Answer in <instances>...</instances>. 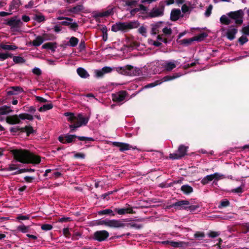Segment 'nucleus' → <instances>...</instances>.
<instances>
[{
  "label": "nucleus",
  "instance_id": "1",
  "mask_svg": "<svg viewBox=\"0 0 249 249\" xmlns=\"http://www.w3.org/2000/svg\"><path fill=\"white\" fill-rule=\"evenodd\" d=\"M13 158L22 163L37 164L40 162L41 157L25 149H14L10 151Z\"/></svg>",
  "mask_w": 249,
  "mask_h": 249
},
{
  "label": "nucleus",
  "instance_id": "2",
  "mask_svg": "<svg viewBox=\"0 0 249 249\" xmlns=\"http://www.w3.org/2000/svg\"><path fill=\"white\" fill-rule=\"evenodd\" d=\"M65 115L68 117V120L71 123L69 125L71 133L74 132L76 128L83 125H86L89 120V117H84L82 114H78L77 116H75L72 113L66 112L65 113Z\"/></svg>",
  "mask_w": 249,
  "mask_h": 249
},
{
  "label": "nucleus",
  "instance_id": "3",
  "mask_svg": "<svg viewBox=\"0 0 249 249\" xmlns=\"http://www.w3.org/2000/svg\"><path fill=\"white\" fill-rule=\"evenodd\" d=\"M139 25L140 23L138 21H130L129 23L119 22L112 25L111 30L114 32L119 31L126 32L128 30L136 28Z\"/></svg>",
  "mask_w": 249,
  "mask_h": 249
},
{
  "label": "nucleus",
  "instance_id": "4",
  "mask_svg": "<svg viewBox=\"0 0 249 249\" xmlns=\"http://www.w3.org/2000/svg\"><path fill=\"white\" fill-rule=\"evenodd\" d=\"M96 224L97 225H105L112 228H119L120 227L124 226V225L121 224V221L120 220L115 219H100L96 221Z\"/></svg>",
  "mask_w": 249,
  "mask_h": 249
},
{
  "label": "nucleus",
  "instance_id": "5",
  "mask_svg": "<svg viewBox=\"0 0 249 249\" xmlns=\"http://www.w3.org/2000/svg\"><path fill=\"white\" fill-rule=\"evenodd\" d=\"M180 75H181L178 73H174L173 75H166L160 80H156L154 82L147 84L143 88V89H148L154 87L161 84L163 82H167L177 78L180 77Z\"/></svg>",
  "mask_w": 249,
  "mask_h": 249
},
{
  "label": "nucleus",
  "instance_id": "6",
  "mask_svg": "<svg viewBox=\"0 0 249 249\" xmlns=\"http://www.w3.org/2000/svg\"><path fill=\"white\" fill-rule=\"evenodd\" d=\"M5 24L10 27L11 31L18 32L23 23L20 19L18 18L17 16H14L8 19Z\"/></svg>",
  "mask_w": 249,
  "mask_h": 249
},
{
  "label": "nucleus",
  "instance_id": "7",
  "mask_svg": "<svg viewBox=\"0 0 249 249\" xmlns=\"http://www.w3.org/2000/svg\"><path fill=\"white\" fill-rule=\"evenodd\" d=\"M164 2L163 1H161L159 3L158 8H153L148 14L147 17L153 18L162 16L164 15Z\"/></svg>",
  "mask_w": 249,
  "mask_h": 249
},
{
  "label": "nucleus",
  "instance_id": "8",
  "mask_svg": "<svg viewBox=\"0 0 249 249\" xmlns=\"http://www.w3.org/2000/svg\"><path fill=\"white\" fill-rule=\"evenodd\" d=\"M227 15L231 19L235 20V23L237 25H241L243 22L244 16V11L240 9L234 12H231L227 14Z\"/></svg>",
  "mask_w": 249,
  "mask_h": 249
},
{
  "label": "nucleus",
  "instance_id": "9",
  "mask_svg": "<svg viewBox=\"0 0 249 249\" xmlns=\"http://www.w3.org/2000/svg\"><path fill=\"white\" fill-rule=\"evenodd\" d=\"M188 146H186L183 144L179 146L178 149V153H171L169 155V158L172 160L180 159L187 154Z\"/></svg>",
  "mask_w": 249,
  "mask_h": 249
},
{
  "label": "nucleus",
  "instance_id": "10",
  "mask_svg": "<svg viewBox=\"0 0 249 249\" xmlns=\"http://www.w3.org/2000/svg\"><path fill=\"white\" fill-rule=\"evenodd\" d=\"M75 138L78 139L81 141H85V142H93L94 139L92 137H88L85 136H78L75 135H66V143H69L73 142Z\"/></svg>",
  "mask_w": 249,
  "mask_h": 249
},
{
  "label": "nucleus",
  "instance_id": "11",
  "mask_svg": "<svg viewBox=\"0 0 249 249\" xmlns=\"http://www.w3.org/2000/svg\"><path fill=\"white\" fill-rule=\"evenodd\" d=\"M114 211L119 215L134 214L136 213L133 210V208L128 204H126L125 206L123 208H115Z\"/></svg>",
  "mask_w": 249,
  "mask_h": 249
},
{
  "label": "nucleus",
  "instance_id": "12",
  "mask_svg": "<svg viewBox=\"0 0 249 249\" xmlns=\"http://www.w3.org/2000/svg\"><path fill=\"white\" fill-rule=\"evenodd\" d=\"M109 236L108 232L106 230L97 231L94 233L93 238L101 242L106 241Z\"/></svg>",
  "mask_w": 249,
  "mask_h": 249
},
{
  "label": "nucleus",
  "instance_id": "13",
  "mask_svg": "<svg viewBox=\"0 0 249 249\" xmlns=\"http://www.w3.org/2000/svg\"><path fill=\"white\" fill-rule=\"evenodd\" d=\"M128 95V93L125 90H121L116 93L112 94V98L113 102L120 103L124 101L125 97Z\"/></svg>",
  "mask_w": 249,
  "mask_h": 249
},
{
  "label": "nucleus",
  "instance_id": "14",
  "mask_svg": "<svg viewBox=\"0 0 249 249\" xmlns=\"http://www.w3.org/2000/svg\"><path fill=\"white\" fill-rule=\"evenodd\" d=\"M114 7H111L108 6L105 11L102 12H98L94 14L93 17L97 19L99 18L107 17L114 14L113 9Z\"/></svg>",
  "mask_w": 249,
  "mask_h": 249
},
{
  "label": "nucleus",
  "instance_id": "15",
  "mask_svg": "<svg viewBox=\"0 0 249 249\" xmlns=\"http://www.w3.org/2000/svg\"><path fill=\"white\" fill-rule=\"evenodd\" d=\"M133 68V66L130 65H127L124 67L116 68V71L120 74L126 75H131L132 74L131 71Z\"/></svg>",
  "mask_w": 249,
  "mask_h": 249
},
{
  "label": "nucleus",
  "instance_id": "16",
  "mask_svg": "<svg viewBox=\"0 0 249 249\" xmlns=\"http://www.w3.org/2000/svg\"><path fill=\"white\" fill-rule=\"evenodd\" d=\"M237 32L238 30L234 25L231 26L226 33V37L229 40H232L235 38Z\"/></svg>",
  "mask_w": 249,
  "mask_h": 249
},
{
  "label": "nucleus",
  "instance_id": "17",
  "mask_svg": "<svg viewBox=\"0 0 249 249\" xmlns=\"http://www.w3.org/2000/svg\"><path fill=\"white\" fill-rule=\"evenodd\" d=\"M112 71V69L108 66L103 67L101 70H97L95 71L96 77L97 78L103 77L104 74L108 73Z\"/></svg>",
  "mask_w": 249,
  "mask_h": 249
},
{
  "label": "nucleus",
  "instance_id": "18",
  "mask_svg": "<svg viewBox=\"0 0 249 249\" xmlns=\"http://www.w3.org/2000/svg\"><path fill=\"white\" fill-rule=\"evenodd\" d=\"M112 144L114 146L119 147V150L121 152L128 150L132 148L134 149H135L130 144L124 142H114L112 143Z\"/></svg>",
  "mask_w": 249,
  "mask_h": 249
},
{
  "label": "nucleus",
  "instance_id": "19",
  "mask_svg": "<svg viewBox=\"0 0 249 249\" xmlns=\"http://www.w3.org/2000/svg\"><path fill=\"white\" fill-rule=\"evenodd\" d=\"M22 88L19 86H13L9 88V90L7 91V95H17L19 93L24 92Z\"/></svg>",
  "mask_w": 249,
  "mask_h": 249
},
{
  "label": "nucleus",
  "instance_id": "20",
  "mask_svg": "<svg viewBox=\"0 0 249 249\" xmlns=\"http://www.w3.org/2000/svg\"><path fill=\"white\" fill-rule=\"evenodd\" d=\"M6 122L10 124H19L21 123L19 115H14L7 117Z\"/></svg>",
  "mask_w": 249,
  "mask_h": 249
},
{
  "label": "nucleus",
  "instance_id": "21",
  "mask_svg": "<svg viewBox=\"0 0 249 249\" xmlns=\"http://www.w3.org/2000/svg\"><path fill=\"white\" fill-rule=\"evenodd\" d=\"M189 205L190 202L189 201L186 200H181L173 203L172 205V207L175 208H179V209H182L184 210V207H187Z\"/></svg>",
  "mask_w": 249,
  "mask_h": 249
},
{
  "label": "nucleus",
  "instance_id": "22",
  "mask_svg": "<svg viewBox=\"0 0 249 249\" xmlns=\"http://www.w3.org/2000/svg\"><path fill=\"white\" fill-rule=\"evenodd\" d=\"M181 16V11L179 9H173L170 14V20L175 21L179 19Z\"/></svg>",
  "mask_w": 249,
  "mask_h": 249
},
{
  "label": "nucleus",
  "instance_id": "23",
  "mask_svg": "<svg viewBox=\"0 0 249 249\" xmlns=\"http://www.w3.org/2000/svg\"><path fill=\"white\" fill-rule=\"evenodd\" d=\"M41 48L45 49H49L52 51L53 52L55 51V49L57 48L56 42H48L44 44Z\"/></svg>",
  "mask_w": 249,
  "mask_h": 249
},
{
  "label": "nucleus",
  "instance_id": "24",
  "mask_svg": "<svg viewBox=\"0 0 249 249\" xmlns=\"http://www.w3.org/2000/svg\"><path fill=\"white\" fill-rule=\"evenodd\" d=\"M35 132V130L31 125H26L23 127H21V132H26L27 137H29L31 134L34 133Z\"/></svg>",
  "mask_w": 249,
  "mask_h": 249
},
{
  "label": "nucleus",
  "instance_id": "25",
  "mask_svg": "<svg viewBox=\"0 0 249 249\" xmlns=\"http://www.w3.org/2000/svg\"><path fill=\"white\" fill-rule=\"evenodd\" d=\"M44 41V39L42 36H36L35 39H34L32 42H30V44H31L32 46L34 47H38L41 45Z\"/></svg>",
  "mask_w": 249,
  "mask_h": 249
},
{
  "label": "nucleus",
  "instance_id": "26",
  "mask_svg": "<svg viewBox=\"0 0 249 249\" xmlns=\"http://www.w3.org/2000/svg\"><path fill=\"white\" fill-rule=\"evenodd\" d=\"M162 23V21H160L151 25V34L152 35H156L159 33V28H160Z\"/></svg>",
  "mask_w": 249,
  "mask_h": 249
},
{
  "label": "nucleus",
  "instance_id": "27",
  "mask_svg": "<svg viewBox=\"0 0 249 249\" xmlns=\"http://www.w3.org/2000/svg\"><path fill=\"white\" fill-rule=\"evenodd\" d=\"M77 73L82 78H87L89 76L87 71L83 68L80 67L77 69Z\"/></svg>",
  "mask_w": 249,
  "mask_h": 249
},
{
  "label": "nucleus",
  "instance_id": "28",
  "mask_svg": "<svg viewBox=\"0 0 249 249\" xmlns=\"http://www.w3.org/2000/svg\"><path fill=\"white\" fill-rule=\"evenodd\" d=\"M84 9V7L82 4L77 5L68 10V11L74 14H78Z\"/></svg>",
  "mask_w": 249,
  "mask_h": 249
},
{
  "label": "nucleus",
  "instance_id": "29",
  "mask_svg": "<svg viewBox=\"0 0 249 249\" xmlns=\"http://www.w3.org/2000/svg\"><path fill=\"white\" fill-rule=\"evenodd\" d=\"M194 41L193 37L190 38H185L182 40L177 39V42L181 45L188 46Z\"/></svg>",
  "mask_w": 249,
  "mask_h": 249
},
{
  "label": "nucleus",
  "instance_id": "30",
  "mask_svg": "<svg viewBox=\"0 0 249 249\" xmlns=\"http://www.w3.org/2000/svg\"><path fill=\"white\" fill-rule=\"evenodd\" d=\"M121 224L124 225V226L123 227H120V228H124L125 227H130L132 228H135L136 229H141L143 227L142 225V224H138L136 223H124L121 221Z\"/></svg>",
  "mask_w": 249,
  "mask_h": 249
},
{
  "label": "nucleus",
  "instance_id": "31",
  "mask_svg": "<svg viewBox=\"0 0 249 249\" xmlns=\"http://www.w3.org/2000/svg\"><path fill=\"white\" fill-rule=\"evenodd\" d=\"M180 190L185 195H189L193 192V188L188 184L182 185Z\"/></svg>",
  "mask_w": 249,
  "mask_h": 249
},
{
  "label": "nucleus",
  "instance_id": "32",
  "mask_svg": "<svg viewBox=\"0 0 249 249\" xmlns=\"http://www.w3.org/2000/svg\"><path fill=\"white\" fill-rule=\"evenodd\" d=\"M114 213V210H112L110 209H105L98 212L99 215H109L112 216H115V214Z\"/></svg>",
  "mask_w": 249,
  "mask_h": 249
},
{
  "label": "nucleus",
  "instance_id": "33",
  "mask_svg": "<svg viewBox=\"0 0 249 249\" xmlns=\"http://www.w3.org/2000/svg\"><path fill=\"white\" fill-rule=\"evenodd\" d=\"M208 36L207 33L205 32L202 33L197 36H196L193 37L194 41L200 42L203 40L205 38Z\"/></svg>",
  "mask_w": 249,
  "mask_h": 249
},
{
  "label": "nucleus",
  "instance_id": "34",
  "mask_svg": "<svg viewBox=\"0 0 249 249\" xmlns=\"http://www.w3.org/2000/svg\"><path fill=\"white\" fill-rule=\"evenodd\" d=\"M21 4L20 0H13L10 5V9L11 11L14 9L17 10Z\"/></svg>",
  "mask_w": 249,
  "mask_h": 249
},
{
  "label": "nucleus",
  "instance_id": "35",
  "mask_svg": "<svg viewBox=\"0 0 249 249\" xmlns=\"http://www.w3.org/2000/svg\"><path fill=\"white\" fill-rule=\"evenodd\" d=\"M170 246L174 247V248H182L184 247L186 245V243L182 242V241H179V242H176V241H170Z\"/></svg>",
  "mask_w": 249,
  "mask_h": 249
},
{
  "label": "nucleus",
  "instance_id": "36",
  "mask_svg": "<svg viewBox=\"0 0 249 249\" xmlns=\"http://www.w3.org/2000/svg\"><path fill=\"white\" fill-rule=\"evenodd\" d=\"M1 49L4 50H15L18 48V47L15 45H7L1 44L0 45Z\"/></svg>",
  "mask_w": 249,
  "mask_h": 249
},
{
  "label": "nucleus",
  "instance_id": "37",
  "mask_svg": "<svg viewBox=\"0 0 249 249\" xmlns=\"http://www.w3.org/2000/svg\"><path fill=\"white\" fill-rule=\"evenodd\" d=\"M53 107V105L52 103L43 105L38 108L39 112H44L50 110Z\"/></svg>",
  "mask_w": 249,
  "mask_h": 249
},
{
  "label": "nucleus",
  "instance_id": "38",
  "mask_svg": "<svg viewBox=\"0 0 249 249\" xmlns=\"http://www.w3.org/2000/svg\"><path fill=\"white\" fill-rule=\"evenodd\" d=\"M13 60L16 64H23L26 62L25 59L20 56H13Z\"/></svg>",
  "mask_w": 249,
  "mask_h": 249
},
{
  "label": "nucleus",
  "instance_id": "39",
  "mask_svg": "<svg viewBox=\"0 0 249 249\" xmlns=\"http://www.w3.org/2000/svg\"><path fill=\"white\" fill-rule=\"evenodd\" d=\"M10 107L7 106H3L0 107V114L5 115L13 111L12 110L9 109Z\"/></svg>",
  "mask_w": 249,
  "mask_h": 249
},
{
  "label": "nucleus",
  "instance_id": "40",
  "mask_svg": "<svg viewBox=\"0 0 249 249\" xmlns=\"http://www.w3.org/2000/svg\"><path fill=\"white\" fill-rule=\"evenodd\" d=\"M19 117L20 120H28L32 121L34 119V116L28 113H21L19 114Z\"/></svg>",
  "mask_w": 249,
  "mask_h": 249
},
{
  "label": "nucleus",
  "instance_id": "41",
  "mask_svg": "<svg viewBox=\"0 0 249 249\" xmlns=\"http://www.w3.org/2000/svg\"><path fill=\"white\" fill-rule=\"evenodd\" d=\"M122 1L125 2V5L130 7L136 6L138 4L139 1L136 0H122Z\"/></svg>",
  "mask_w": 249,
  "mask_h": 249
},
{
  "label": "nucleus",
  "instance_id": "42",
  "mask_svg": "<svg viewBox=\"0 0 249 249\" xmlns=\"http://www.w3.org/2000/svg\"><path fill=\"white\" fill-rule=\"evenodd\" d=\"M220 21L222 24L229 25L231 23V20L226 16L222 15L220 18Z\"/></svg>",
  "mask_w": 249,
  "mask_h": 249
},
{
  "label": "nucleus",
  "instance_id": "43",
  "mask_svg": "<svg viewBox=\"0 0 249 249\" xmlns=\"http://www.w3.org/2000/svg\"><path fill=\"white\" fill-rule=\"evenodd\" d=\"M213 179V177L212 176V174L207 175L201 181V183L203 185H206L208 184L210 181H212Z\"/></svg>",
  "mask_w": 249,
  "mask_h": 249
},
{
  "label": "nucleus",
  "instance_id": "44",
  "mask_svg": "<svg viewBox=\"0 0 249 249\" xmlns=\"http://www.w3.org/2000/svg\"><path fill=\"white\" fill-rule=\"evenodd\" d=\"M35 171L34 169L32 168H23L20 169L15 172L13 175H18L19 174H21L25 172H34Z\"/></svg>",
  "mask_w": 249,
  "mask_h": 249
},
{
  "label": "nucleus",
  "instance_id": "45",
  "mask_svg": "<svg viewBox=\"0 0 249 249\" xmlns=\"http://www.w3.org/2000/svg\"><path fill=\"white\" fill-rule=\"evenodd\" d=\"M78 42L79 40L77 38L72 36L70 38L69 43L71 47H75L78 44Z\"/></svg>",
  "mask_w": 249,
  "mask_h": 249
},
{
  "label": "nucleus",
  "instance_id": "46",
  "mask_svg": "<svg viewBox=\"0 0 249 249\" xmlns=\"http://www.w3.org/2000/svg\"><path fill=\"white\" fill-rule=\"evenodd\" d=\"M42 36L44 38L45 40H53L55 39L56 37L52 34L44 33Z\"/></svg>",
  "mask_w": 249,
  "mask_h": 249
},
{
  "label": "nucleus",
  "instance_id": "47",
  "mask_svg": "<svg viewBox=\"0 0 249 249\" xmlns=\"http://www.w3.org/2000/svg\"><path fill=\"white\" fill-rule=\"evenodd\" d=\"M199 208V205H188L187 207H184V210L193 212L196 211Z\"/></svg>",
  "mask_w": 249,
  "mask_h": 249
},
{
  "label": "nucleus",
  "instance_id": "48",
  "mask_svg": "<svg viewBox=\"0 0 249 249\" xmlns=\"http://www.w3.org/2000/svg\"><path fill=\"white\" fill-rule=\"evenodd\" d=\"M13 54L11 53H0V61H3L8 57L12 58Z\"/></svg>",
  "mask_w": 249,
  "mask_h": 249
},
{
  "label": "nucleus",
  "instance_id": "49",
  "mask_svg": "<svg viewBox=\"0 0 249 249\" xmlns=\"http://www.w3.org/2000/svg\"><path fill=\"white\" fill-rule=\"evenodd\" d=\"M245 187L244 184H242L240 186L233 189L231 190V192L233 193L236 194H239V193H242L244 192V188Z\"/></svg>",
  "mask_w": 249,
  "mask_h": 249
},
{
  "label": "nucleus",
  "instance_id": "50",
  "mask_svg": "<svg viewBox=\"0 0 249 249\" xmlns=\"http://www.w3.org/2000/svg\"><path fill=\"white\" fill-rule=\"evenodd\" d=\"M176 67V65L175 63L171 62H169L166 63L165 65V69L168 71H170L174 69Z\"/></svg>",
  "mask_w": 249,
  "mask_h": 249
},
{
  "label": "nucleus",
  "instance_id": "51",
  "mask_svg": "<svg viewBox=\"0 0 249 249\" xmlns=\"http://www.w3.org/2000/svg\"><path fill=\"white\" fill-rule=\"evenodd\" d=\"M30 226H26L25 225H21L18 227V230L20 231L23 233H26L29 231Z\"/></svg>",
  "mask_w": 249,
  "mask_h": 249
},
{
  "label": "nucleus",
  "instance_id": "52",
  "mask_svg": "<svg viewBox=\"0 0 249 249\" xmlns=\"http://www.w3.org/2000/svg\"><path fill=\"white\" fill-rule=\"evenodd\" d=\"M102 32L103 33V39L104 41H106L107 39V29L106 26L103 27L101 29Z\"/></svg>",
  "mask_w": 249,
  "mask_h": 249
},
{
  "label": "nucleus",
  "instance_id": "53",
  "mask_svg": "<svg viewBox=\"0 0 249 249\" xmlns=\"http://www.w3.org/2000/svg\"><path fill=\"white\" fill-rule=\"evenodd\" d=\"M23 108L26 111L29 112L32 114H34L36 111V108L34 106H25L23 107Z\"/></svg>",
  "mask_w": 249,
  "mask_h": 249
},
{
  "label": "nucleus",
  "instance_id": "54",
  "mask_svg": "<svg viewBox=\"0 0 249 249\" xmlns=\"http://www.w3.org/2000/svg\"><path fill=\"white\" fill-rule=\"evenodd\" d=\"M53 228L52 225L49 224H42L41 226V229L43 231H50Z\"/></svg>",
  "mask_w": 249,
  "mask_h": 249
},
{
  "label": "nucleus",
  "instance_id": "55",
  "mask_svg": "<svg viewBox=\"0 0 249 249\" xmlns=\"http://www.w3.org/2000/svg\"><path fill=\"white\" fill-rule=\"evenodd\" d=\"M21 127L17 126L16 127H11L10 128V131L13 133V135H15L17 133L19 132L18 135L21 133Z\"/></svg>",
  "mask_w": 249,
  "mask_h": 249
},
{
  "label": "nucleus",
  "instance_id": "56",
  "mask_svg": "<svg viewBox=\"0 0 249 249\" xmlns=\"http://www.w3.org/2000/svg\"><path fill=\"white\" fill-rule=\"evenodd\" d=\"M205 236L204 232L201 231H196L194 234V237L198 239H202Z\"/></svg>",
  "mask_w": 249,
  "mask_h": 249
},
{
  "label": "nucleus",
  "instance_id": "57",
  "mask_svg": "<svg viewBox=\"0 0 249 249\" xmlns=\"http://www.w3.org/2000/svg\"><path fill=\"white\" fill-rule=\"evenodd\" d=\"M249 39L246 36H242L238 39V41L241 45H243L248 41Z\"/></svg>",
  "mask_w": 249,
  "mask_h": 249
},
{
  "label": "nucleus",
  "instance_id": "58",
  "mask_svg": "<svg viewBox=\"0 0 249 249\" xmlns=\"http://www.w3.org/2000/svg\"><path fill=\"white\" fill-rule=\"evenodd\" d=\"M242 229L244 233L249 232V223H246L242 225Z\"/></svg>",
  "mask_w": 249,
  "mask_h": 249
},
{
  "label": "nucleus",
  "instance_id": "59",
  "mask_svg": "<svg viewBox=\"0 0 249 249\" xmlns=\"http://www.w3.org/2000/svg\"><path fill=\"white\" fill-rule=\"evenodd\" d=\"M212 176L213 177V179L218 180L220 178H225L224 176L222 174H220L218 173H215L213 174H212Z\"/></svg>",
  "mask_w": 249,
  "mask_h": 249
},
{
  "label": "nucleus",
  "instance_id": "60",
  "mask_svg": "<svg viewBox=\"0 0 249 249\" xmlns=\"http://www.w3.org/2000/svg\"><path fill=\"white\" fill-rule=\"evenodd\" d=\"M138 32L141 34L142 36H146V29L144 26H141L139 29H138Z\"/></svg>",
  "mask_w": 249,
  "mask_h": 249
},
{
  "label": "nucleus",
  "instance_id": "61",
  "mask_svg": "<svg viewBox=\"0 0 249 249\" xmlns=\"http://www.w3.org/2000/svg\"><path fill=\"white\" fill-rule=\"evenodd\" d=\"M241 32L244 35L249 36V24L248 25L243 27L242 28Z\"/></svg>",
  "mask_w": 249,
  "mask_h": 249
},
{
  "label": "nucleus",
  "instance_id": "62",
  "mask_svg": "<svg viewBox=\"0 0 249 249\" xmlns=\"http://www.w3.org/2000/svg\"><path fill=\"white\" fill-rule=\"evenodd\" d=\"M212 9H213V5L210 4L208 7V8L206 9L205 13V15L206 17H209L211 15V14L212 13Z\"/></svg>",
  "mask_w": 249,
  "mask_h": 249
},
{
  "label": "nucleus",
  "instance_id": "63",
  "mask_svg": "<svg viewBox=\"0 0 249 249\" xmlns=\"http://www.w3.org/2000/svg\"><path fill=\"white\" fill-rule=\"evenodd\" d=\"M69 27H70V29H71L74 31H76L78 29V25L75 22H73V23L71 22Z\"/></svg>",
  "mask_w": 249,
  "mask_h": 249
},
{
  "label": "nucleus",
  "instance_id": "64",
  "mask_svg": "<svg viewBox=\"0 0 249 249\" xmlns=\"http://www.w3.org/2000/svg\"><path fill=\"white\" fill-rule=\"evenodd\" d=\"M32 72L34 74L37 76L40 75L42 73L41 70L39 68L36 67L33 69Z\"/></svg>",
  "mask_w": 249,
  "mask_h": 249
}]
</instances>
